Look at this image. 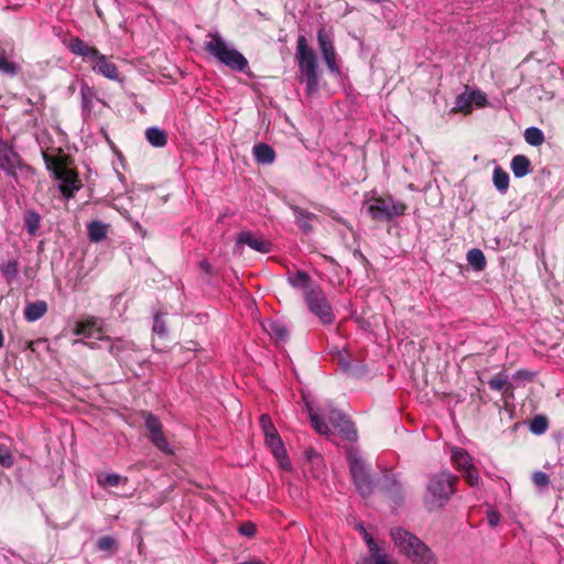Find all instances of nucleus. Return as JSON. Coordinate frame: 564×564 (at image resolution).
Wrapping results in <instances>:
<instances>
[{
  "instance_id": "nucleus-55",
  "label": "nucleus",
  "mask_w": 564,
  "mask_h": 564,
  "mask_svg": "<svg viewBox=\"0 0 564 564\" xmlns=\"http://www.w3.org/2000/svg\"><path fill=\"white\" fill-rule=\"evenodd\" d=\"M199 268L207 274H212V264L207 260H202L199 262Z\"/></svg>"
},
{
  "instance_id": "nucleus-8",
  "label": "nucleus",
  "mask_w": 564,
  "mask_h": 564,
  "mask_svg": "<svg viewBox=\"0 0 564 564\" xmlns=\"http://www.w3.org/2000/svg\"><path fill=\"white\" fill-rule=\"evenodd\" d=\"M0 170L17 183L19 177L28 178L34 174V170L29 164L24 163L14 149L7 142L0 141Z\"/></svg>"
},
{
  "instance_id": "nucleus-51",
  "label": "nucleus",
  "mask_w": 564,
  "mask_h": 564,
  "mask_svg": "<svg viewBox=\"0 0 564 564\" xmlns=\"http://www.w3.org/2000/svg\"><path fill=\"white\" fill-rule=\"evenodd\" d=\"M487 519H488V523L491 528H495L498 525L499 521H500V516L498 512L496 511H489L488 514H487Z\"/></svg>"
},
{
  "instance_id": "nucleus-37",
  "label": "nucleus",
  "mask_w": 564,
  "mask_h": 564,
  "mask_svg": "<svg viewBox=\"0 0 564 564\" xmlns=\"http://www.w3.org/2000/svg\"><path fill=\"white\" fill-rule=\"evenodd\" d=\"M19 264L17 260H9L1 267V274L7 282L14 280L19 272Z\"/></svg>"
},
{
  "instance_id": "nucleus-30",
  "label": "nucleus",
  "mask_w": 564,
  "mask_h": 564,
  "mask_svg": "<svg viewBox=\"0 0 564 564\" xmlns=\"http://www.w3.org/2000/svg\"><path fill=\"white\" fill-rule=\"evenodd\" d=\"M321 412L322 417H326L333 426L346 416V414L336 409L332 402L325 403L322 406Z\"/></svg>"
},
{
  "instance_id": "nucleus-29",
  "label": "nucleus",
  "mask_w": 564,
  "mask_h": 564,
  "mask_svg": "<svg viewBox=\"0 0 564 564\" xmlns=\"http://www.w3.org/2000/svg\"><path fill=\"white\" fill-rule=\"evenodd\" d=\"M23 220H24V228H25L26 232L31 236H34L40 228V223H41L40 214L34 209H30L24 214Z\"/></svg>"
},
{
  "instance_id": "nucleus-1",
  "label": "nucleus",
  "mask_w": 564,
  "mask_h": 564,
  "mask_svg": "<svg viewBox=\"0 0 564 564\" xmlns=\"http://www.w3.org/2000/svg\"><path fill=\"white\" fill-rule=\"evenodd\" d=\"M458 477L447 470L433 474L426 484L423 503L429 512L442 509L455 494Z\"/></svg>"
},
{
  "instance_id": "nucleus-26",
  "label": "nucleus",
  "mask_w": 564,
  "mask_h": 564,
  "mask_svg": "<svg viewBox=\"0 0 564 564\" xmlns=\"http://www.w3.org/2000/svg\"><path fill=\"white\" fill-rule=\"evenodd\" d=\"M148 142L155 148H163L167 143V134L163 129L150 127L145 130Z\"/></svg>"
},
{
  "instance_id": "nucleus-52",
  "label": "nucleus",
  "mask_w": 564,
  "mask_h": 564,
  "mask_svg": "<svg viewBox=\"0 0 564 564\" xmlns=\"http://www.w3.org/2000/svg\"><path fill=\"white\" fill-rule=\"evenodd\" d=\"M358 528H359L360 532L362 533V536H364V540H365L367 546L369 547L371 545H375L376 542L373 541L371 534L368 533L361 524H359Z\"/></svg>"
},
{
  "instance_id": "nucleus-6",
  "label": "nucleus",
  "mask_w": 564,
  "mask_h": 564,
  "mask_svg": "<svg viewBox=\"0 0 564 564\" xmlns=\"http://www.w3.org/2000/svg\"><path fill=\"white\" fill-rule=\"evenodd\" d=\"M364 208L375 221L389 223L395 217L403 216L406 205L392 196H371L364 202Z\"/></svg>"
},
{
  "instance_id": "nucleus-5",
  "label": "nucleus",
  "mask_w": 564,
  "mask_h": 564,
  "mask_svg": "<svg viewBox=\"0 0 564 564\" xmlns=\"http://www.w3.org/2000/svg\"><path fill=\"white\" fill-rule=\"evenodd\" d=\"M295 58L303 80L306 84L307 95L316 94L319 89L317 57L315 52L307 45V40L304 35L297 37Z\"/></svg>"
},
{
  "instance_id": "nucleus-44",
  "label": "nucleus",
  "mask_w": 564,
  "mask_h": 564,
  "mask_svg": "<svg viewBox=\"0 0 564 564\" xmlns=\"http://www.w3.org/2000/svg\"><path fill=\"white\" fill-rule=\"evenodd\" d=\"M0 464L6 468L14 464V458L6 445H0Z\"/></svg>"
},
{
  "instance_id": "nucleus-12",
  "label": "nucleus",
  "mask_w": 564,
  "mask_h": 564,
  "mask_svg": "<svg viewBox=\"0 0 564 564\" xmlns=\"http://www.w3.org/2000/svg\"><path fill=\"white\" fill-rule=\"evenodd\" d=\"M144 426L150 442L162 453L172 454L173 451L163 434V425L160 419L151 412H143Z\"/></svg>"
},
{
  "instance_id": "nucleus-28",
  "label": "nucleus",
  "mask_w": 564,
  "mask_h": 564,
  "mask_svg": "<svg viewBox=\"0 0 564 564\" xmlns=\"http://www.w3.org/2000/svg\"><path fill=\"white\" fill-rule=\"evenodd\" d=\"M267 333L274 339L280 341H285L289 338V329L288 327L278 321H271L265 326Z\"/></svg>"
},
{
  "instance_id": "nucleus-18",
  "label": "nucleus",
  "mask_w": 564,
  "mask_h": 564,
  "mask_svg": "<svg viewBox=\"0 0 564 564\" xmlns=\"http://www.w3.org/2000/svg\"><path fill=\"white\" fill-rule=\"evenodd\" d=\"M290 207L293 212L295 223L301 228V230L306 235L312 232L313 226L311 223L313 220L317 219V216L313 213H310V212L301 208L297 205H291Z\"/></svg>"
},
{
  "instance_id": "nucleus-14",
  "label": "nucleus",
  "mask_w": 564,
  "mask_h": 564,
  "mask_svg": "<svg viewBox=\"0 0 564 564\" xmlns=\"http://www.w3.org/2000/svg\"><path fill=\"white\" fill-rule=\"evenodd\" d=\"M381 491L392 499L398 506L404 500L403 486L393 473H387L383 475L381 485Z\"/></svg>"
},
{
  "instance_id": "nucleus-42",
  "label": "nucleus",
  "mask_w": 564,
  "mask_h": 564,
  "mask_svg": "<svg viewBox=\"0 0 564 564\" xmlns=\"http://www.w3.org/2000/svg\"><path fill=\"white\" fill-rule=\"evenodd\" d=\"M80 95H82L83 109L89 112L90 108H91V100L94 97V93H93L91 88L88 87L87 85H84L80 88Z\"/></svg>"
},
{
  "instance_id": "nucleus-36",
  "label": "nucleus",
  "mask_w": 564,
  "mask_h": 564,
  "mask_svg": "<svg viewBox=\"0 0 564 564\" xmlns=\"http://www.w3.org/2000/svg\"><path fill=\"white\" fill-rule=\"evenodd\" d=\"M549 429V421L544 415H536L530 422V431L535 435L544 434Z\"/></svg>"
},
{
  "instance_id": "nucleus-4",
  "label": "nucleus",
  "mask_w": 564,
  "mask_h": 564,
  "mask_svg": "<svg viewBox=\"0 0 564 564\" xmlns=\"http://www.w3.org/2000/svg\"><path fill=\"white\" fill-rule=\"evenodd\" d=\"M209 41L204 43V48L221 64L232 70L247 74L249 63L247 58L236 48L228 47L224 37L218 33H208Z\"/></svg>"
},
{
  "instance_id": "nucleus-50",
  "label": "nucleus",
  "mask_w": 564,
  "mask_h": 564,
  "mask_svg": "<svg viewBox=\"0 0 564 564\" xmlns=\"http://www.w3.org/2000/svg\"><path fill=\"white\" fill-rule=\"evenodd\" d=\"M362 564H393V562L390 561L386 554L383 556L376 557L375 560H364Z\"/></svg>"
},
{
  "instance_id": "nucleus-27",
  "label": "nucleus",
  "mask_w": 564,
  "mask_h": 564,
  "mask_svg": "<svg viewBox=\"0 0 564 564\" xmlns=\"http://www.w3.org/2000/svg\"><path fill=\"white\" fill-rule=\"evenodd\" d=\"M20 72V66L13 62L6 50H0V73L10 77H14Z\"/></svg>"
},
{
  "instance_id": "nucleus-10",
  "label": "nucleus",
  "mask_w": 564,
  "mask_h": 564,
  "mask_svg": "<svg viewBox=\"0 0 564 564\" xmlns=\"http://www.w3.org/2000/svg\"><path fill=\"white\" fill-rule=\"evenodd\" d=\"M304 301L322 324L330 325L335 321L333 308L327 300L326 294L319 286H314L304 291Z\"/></svg>"
},
{
  "instance_id": "nucleus-11",
  "label": "nucleus",
  "mask_w": 564,
  "mask_h": 564,
  "mask_svg": "<svg viewBox=\"0 0 564 564\" xmlns=\"http://www.w3.org/2000/svg\"><path fill=\"white\" fill-rule=\"evenodd\" d=\"M260 426L264 434L265 443L271 448L273 456L279 460L280 466L285 470L291 469V463L288 459L283 442L268 414L260 416Z\"/></svg>"
},
{
  "instance_id": "nucleus-9",
  "label": "nucleus",
  "mask_w": 564,
  "mask_h": 564,
  "mask_svg": "<svg viewBox=\"0 0 564 564\" xmlns=\"http://www.w3.org/2000/svg\"><path fill=\"white\" fill-rule=\"evenodd\" d=\"M44 159L47 170L51 171L55 180L59 182L58 187L63 196L66 198L73 197L82 187L77 173L56 160H51L47 156Z\"/></svg>"
},
{
  "instance_id": "nucleus-34",
  "label": "nucleus",
  "mask_w": 564,
  "mask_h": 564,
  "mask_svg": "<svg viewBox=\"0 0 564 564\" xmlns=\"http://www.w3.org/2000/svg\"><path fill=\"white\" fill-rule=\"evenodd\" d=\"M488 386L491 390L507 392L512 389L511 382H509L508 377L502 372L498 373L496 377L491 378L488 381Z\"/></svg>"
},
{
  "instance_id": "nucleus-20",
  "label": "nucleus",
  "mask_w": 564,
  "mask_h": 564,
  "mask_svg": "<svg viewBox=\"0 0 564 564\" xmlns=\"http://www.w3.org/2000/svg\"><path fill=\"white\" fill-rule=\"evenodd\" d=\"M451 459L455 468L460 473L474 466L471 456L462 447L452 448Z\"/></svg>"
},
{
  "instance_id": "nucleus-31",
  "label": "nucleus",
  "mask_w": 564,
  "mask_h": 564,
  "mask_svg": "<svg viewBox=\"0 0 564 564\" xmlns=\"http://www.w3.org/2000/svg\"><path fill=\"white\" fill-rule=\"evenodd\" d=\"M467 261L476 271H482L487 264L484 252L477 248H473L468 251Z\"/></svg>"
},
{
  "instance_id": "nucleus-41",
  "label": "nucleus",
  "mask_w": 564,
  "mask_h": 564,
  "mask_svg": "<svg viewBox=\"0 0 564 564\" xmlns=\"http://www.w3.org/2000/svg\"><path fill=\"white\" fill-rule=\"evenodd\" d=\"M96 546L99 551L112 552L117 549V541L110 535H105L98 539Z\"/></svg>"
},
{
  "instance_id": "nucleus-54",
  "label": "nucleus",
  "mask_w": 564,
  "mask_h": 564,
  "mask_svg": "<svg viewBox=\"0 0 564 564\" xmlns=\"http://www.w3.org/2000/svg\"><path fill=\"white\" fill-rule=\"evenodd\" d=\"M514 378L524 379V380L529 381V380H531L532 375L529 371H527V370H519L514 375Z\"/></svg>"
},
{
  "instance_id": "nucleus-21",
  "label": "nucleus",
  "mask_w": 564,
  "mask_h": 564,
  "mask_svg": "<svg viewBox=\"0 0 564 564\" xmlns=\"http://www.w3.org/2000/svg\"><path fill=\"white\" fill-rule=\"evenodd\" d=\"M252 152L256 161L260 164H272L275 160L273 148L267 143L260 142L254 144Z\"/></svg>"
},
{
  "instance_id": "nucleus-53",
  "label": "nucleus",
  "mask_w": 564,
  "mask_h": 564,
  "mask_svg": "<svg viewBox=\"0 0 564 564\" xmlns=\"http://www.w3.org/2000/svg\"><path fill=\"white\" fill-rule=\"evenodd\" d=\"M304 456H305L307 462H313L314 459H319L321 458V456L318 455V453L314 448L305 449Z\"/></svg>"
},
{
  "instance_id": "nucleus-38",
  "label": "nucleus",
  "mask_w": 564,
  "mask_h": 564,
  "mask_svg": "<svg viewBox=\"0 0 564 564\" xmlns=\"http://www.w3.org/2000/svg\"><path fill=\"white\" fill-rule=\"evenodd\" d=\"M473 104L470 91L465 90L456 97L455 108L457 111H468Z\"/></svg>"
},
{
  "instance_id": "nucleus-25",
  "label": "nucleus",
  "mask_w": 564,
  "mask_h": 564,
  "mask_svg": "<svg viewBox=\"0 0 564 564\" xmlns=\"http://www.w3.org/2000/svg\"><path fill=\"white\" fill-rule=\"evenodd\" d=\"M333 427L344 440L348 442H356L358 438L355 424L348 419L347 415Z\"/></svg>"
},
{
  "instance_id": "nucleus-45",
  "label": "nucleus",
  "mask_w": 564,
  "mask_h": 564,
  "mask_svg": "<svg viewBox=\"0 0 564 564\" xmlns=\"http://www.w3.org/2000/svg\"><path fill=\"white\" fill-rule=\"evenodd\" d=\"M333 359L337 362V365L345 371L349 370L351 367L349 357L346 352L337 351Z\"/></svg>"
},
{
  "instance_id": "nucleus-57",
  "label": "nucleus",
  "mask_w": 564,
  "mask_h": 564,
  "mask_svg": "<svg viewBox=\"0 0 564 564\" xmlns=\"http://www.w3.org/2000/svg\"><path fill=\"white\" fill-rule=\"evenodd\" d=\"M328 216L332 217L334 220H336L338 223L345 224L343 218L340 216H338L334 210H329L328 212Z\"/></svg>"
},
{
  "instance_id": "nucleus-39",
  "label": "nucleus",
  "mask_w": 564,
  "mask_h": 564,
  "mask_svg": "<svg viewBox=\"0 0 564 564\" xmlns=\"http://www.w3.org/2000/svg\"><path fill=\"white\" fill-rule=\"evenodd\" d=\"M163 313L155 312L153 316V326L152 330L153 333L158 334L160 337H164L167 335V328L165 325V322L163 319Z\"/></svg>"
},
{
  "instance_id": "nucleus-35",
  "label": "nucleus",
  "mask_w": 564,
  "mask_h": 564,
  "mask_svg": "<svg viewBox=\"0 0 564 564\" xmlns=\"http://www.w3.org/2000/svg\"><path fill=\"white\" fill-rule=\"evenodd\" d=\"M310 281H311L310 274L307 272H305V271H302V270H297L295 273L290 274L288 276V282L293 288H301V289H304V290H308L307 289V284H308Z\"/></svg>"
},
{
  "instance_id": "nucleus-17",
  "label": "nucleus",
  "mask_w": 564,
  "mask_h": 564,
  "mask_svg": "<svg viewBox=\"0 0 564 564\" xmlns=\"http://www.w3.org/2000/svg\"><path fill=\"white\" fill-rule=\"evenodd\" d=\"M237 245H247L251 249H253L258 252H261V253H269L272 250L271 242H269L262 238L256 237L250 231H241L237 236Z\"/></svg>"
},
{
  "instance_id": "nucleus-58",
  "label": "nucleus",
  "mask_w": 564,
  "mask_h": 564,
  "mask_svg": "<svg viewBox=\"0 0 564 564\" xmlns=\"http://www.w3.org/2000/svg\"><path fill=\"white\" fill-rule=\"evenodd\" d=\"M354 256L362 262H368L367 258L359 250H355Z\"/></svg>"
},
{
  "instance_id": "nucleus-33",
  "label": "nucleus",
  "mask_w": 564,
  "mask_h": 564,
  "mask_svg": "<svg viewBox=\"0 0 564 564\" xmlns=\"http://www.w3.org/2000/svg\"><path fill=\"white\" fill-rule=\"evenodd\" d=\"M524 140L532 147H539L544 143L545 137L543 131L538 127H529L524 131Z\"/></svg>"
},
{
  "instance_id": "nucleus-16",
  "label": "nucleus",
  "mask_w": 564,
  "mask_h": 564,
  "mask_svg": "<svg viewBox=\"0 0 564 564\" xmlns=\"http://www.w3.org/2000/svg\"><path fill=\"white\" fill-rule=\"evenodd\" d=\"M74 333L87 338L102 336V321L96 317L80 321L76 324Z\"/></svg>"
},
{
  "instance_id": "nucleus-19",
  "label": "nucleus",
  "mask_w": 564,
  "mask_h": 564,
  "mask_svg": "<svg viewBox=\"0 0 564 564\" xmlns=\"http://www.w3.org/2000/svg\"><path fill=\"white\" fill-rule=\"evenodd\" d=\"M305 408L308 413L312 426L314 430L321 435H328L330 433V429L325 420L322 417V412L319 408L317 411L314 409L311 402L305 400Z\"/></svg>"
},
{
  "instance_id": "nucleus-23",
  "label": "nucleus",
  "mask_w": 564,
  "mask_h": 564,
  "mask_svg": "<svg viewBox=\"0 0 564 564\" xmlns=\"http://www.w3.org/2000/svg\"><path fill=\"white\" fill-rule=\"evenodd\" d=\"M510 167L514 177L521 178L530 173L531 162L525 155L518 154L512 158Z\"/></svg>"
},
{
  "instance_id": "nucleus-46",
  "label": "nucleus",
  "mask_w": 564,
  "mask_h": 564,
  "mask_svg": "<svg viewBox=\"0 0 564 564\" xmlns=\"http://www.w3.org/2000/svg\"><path fill=\"white\" fill-rule=\"evenodd\" d=\"M122 477L118 474H107L104 480L99 479V484L104 486L117 487L121 484Z\"/></svg>"
},
{
  "instance_id": "nucleus-59",
  "label": "nucleus",
  "mask_w": 564,
  "mask_h": 564,
  "mask_svg": "<svg viewBox=\"0 0 564 564\" xmlns=\"http://www.w3.org/2000/svg\"><path fill=\"white\" fill-rule=\"evenodd\" d=\"M3 343H4V337H3L2 330L0 329V348L3 347Z\"/></svg>"
},
{
  "instance_id": "nucleus-13",
  "label": "nucleus",
  "mask_w": 564,
  "mask_h": 564,
  "mask_svg": "<svg viewBox=\"0 0 564 564\" xmlns=\"http://www.w3.org/2000/svg\"><path fill=\"white\" fill-rule=\"evenodd\" d=\"M317 43L329 72L334 74L339 73V67L336 62V52L334 48L333 39L327 33L325 28H321L317 31Z\"/></svg>"
},
{
  "instance_id": "nucleus-22",
  "label": "nucleus",
  "mask_w": 564,
  "mask_h": 564,
  "mask_svg": "<svg viewBox=\"0 0 564 564\" xmlns=\"http://www.w3.org/2000/svg\"><path fill=\"white\" fill-rule=\"evenodd\" d=\"M47 312V304L45 301H35L26 304L24 308V318L28 322H36Z\"/></svg>"
},
{
  "instance_id": "nucleus-3",
  "label": "nucleus",
  "mask_w": 564,
  "mask_h": 564,
  "mask_svg": "<svg viewBox=\"0 0 564 564\" xmlns=\"http://www.w3.org/2000/svg\"><path fill=\"white\" fill-rule=\"evenodd\" d=\"M390 535L395 546L416 564H434L431 549L417 536L403 528H393Z\"/></svg>"
},
{
  "instance_id": "nucleus-15",
  "label": "nucleus",
  "mask_w": 564,
  "mask_h": 564,
  "mask_svg": "<svg viewBox=\"0 0 564 564\" xmlns=\"http://www.w3.org/2000/svg\"><path fill=\"white\" fill-rule=\"evenodd\" d=\"M97 339L109 343L108 351L118 361L127 352L137 350V345L133 340L122 337L98 336Z\"/></svg>"
},
{
  "instance_id": "nucleus-48",
  "label": "nucleus",
  "mask_w": 564,
  "mask_h": 564,
  "mask_svg": "<svg viewBox=\"0 0 564 564\" xmlns=\"http://www.w3.org/2000/svg\"><path fill=\"white\" fill-rule=\"evenodd\" d=\"M473 102L477 106H484L487 102V96L480 90H471L470 91Z\"/></svg>"
},
{
  "instance_id": "nucleus-7",
  "label": "nucleus",
  "mask_w": 564,
  "mask_h": 564,
  "mask_svg": "<svg viewBox=\"0 0 564 564\" xmlns=\"http://www.w3.org/2000/svg\"><path fill=\"white\" fill-rule=\"evenodd\" d=\"M346 456L349 465V471L357 491L362 497H368L373 491V481L369 469L360 457L358 451L350 446L346 449Z\"/></svg>"
},
{
  "instance_id": "nucleus-47",
  "label": "nucleus",
  "mask_w": 564,
  "mask_h": 564,
  "mask_svg": "<svg viewBox=\"0 0 564 564\" xmlns=\"http://www.w3.org/2000/svg\"><path fill=\"white\" fill-rule=\"evenodd\" d=\"M256 531H257V528H256V524L248 521V522H243L239 528H238V532L241 534V535H245V536H253L256 534Z\"/></svg>"
},
{
  "instance_id": "nucleus-56",
  "label": "nucleus",
  "mask_w": 564,
  "mask_h": 564,
  "mask_svg": "<svg viewBox=\"0 0 564 564\" xmlns=\"http://www.w3.org/2000/svg\"><path fill=\"white\" fill-rule=\"evenodd\" d=\"M77 343L84 344V345H86L90 349H98L99 348V345L97 343H94V341L86 343V341H83V340H74V344H77Z\"/></svg>"
},
{
  "instance_id": "nucleus-49",
  "label": "nucleus",
  "mask_w": 564,
  "mask_h": 564,
  "mask_svg": "<svg viewBox=\"0 0 564 564\" xmlns=\"http://www.w3.org/2000/svg\"><path fill=\"white\" fill-rule=\"evenodd\" d=\"M368 549L369 557L367 560H375L376 557L386 555V553L381 551L377 543H375V545L369 546Z\"/></svg>"
},
{
  "instance_id": "nucleus-32",
  "label": "nucleus",
  "mask_w": 564,
  "mask_h": 564,
  "mask_svg": "<svg viewBox=\"0 0 564 564\" xmlns=\"http://www.w3.org/2000/svg\"><path fill=\"white\" fill-rule=\"evenodd\" d=\"M492 181L500 193H506L509 188V174L500 166L495 167Z\"/></svg>"
},
{
  "instance_id": "nucleus-43",
  "label": "nucleus",
  "mask_w": 564,
  "mask_h": 564,
  "mask_svg": "<svg viewBox=\"0 0 564 564\" xmlns=\"http://www.w3.org/2000/svg\"><path fill=\"white\" fill-rule=\"evenodd\" d=\"M462 473H463V478L466 480V482L469 486H471V487L478 486L479 475H478V471L475 466H473L471 468H468Z\"/></svg>"
},
{
  "instance_id": "nucleus-24",
  "label": "nucleus",
  "mask_w": 564,
  "mask_h": 564,
  "mask_svg": "<svg viewBox=\"0 0 564 564\" xmlns=\"http://www.w3.org/2000/svg\"><path fill=\"white\" fill-rule=\"evenodd\" d=\"M87 235L91 242H100L107 238L108 225L100 220H93L87 225Z\"/></svg>"
},
{
  "instance_id": "nucleus-40",
  "label": "nucleus",
  "mask_w": 564,
  "mask_h": 564,
  "mask_svg": "<svg viewBox=\"0 0 564 564\" xmlns=\"http://www.w3.org/2000/svg\"><path fill=\"white\" fill-rule=\"evenodd\" d=\"M531 479L539 489H546L550 485V476L541 470L533 471Z\"/></svg>"
},
{
  "instance_id": "nucleus-2",
  "label": "nucleus",
  "mask_w": 564,
  "mask_h": 564,
  "mask_svg": "<svg viewBox=\"0 0 564 564\" xmlns=\"http://www.w3.org/2000/svg\"><path fill=\"white\" fill-rule=\"evenodd\" d=\"M67 48L84 62L91 64V70L110 80L119 79V70L107 55L101 54L95 46L88 45L78 36H74L67 43Z\"/></svg>"
}]
</instances>
